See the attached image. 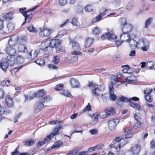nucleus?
<instances>
[{
    "label": "nucleus",
    "mask_w": 155,
    "mask_h": 155,
    "mask_svg": "<svg viewBox=\"0 0 155 155\" xmlns=\"http://www.w3.org/2000/svg\"><path fill=\"white\" fill-rule=\"evenodd\" d=\"M52 100V98L50 97H46L42 98L40 100L37 101L34 107V111L35 113H38L40 110L43 109L44 107L47 106V105H45L44 103H47L51 101Z\"/></svg>",
    "instance_id": "nucleus-1"
},
{
    "label": "nucleus",
    "mask_w": 155,
    "mask_h": 155,
    "mask_svg": "<svg viewBox=\"0 0 155 155\" xmlns=\"http://www.w3.org/2000/svg\"><path fill=\"white\" fill-rule=\"evenodd\" d=\"M16 39H18L19 44H25L26 43V38L25 36H20L18 37L15 36H12L9 38L8 44L11 45H15L17 42L15 41Z\"/></svg>",
    "instance_id": "nucleus-2"
},
{
    "label": "nucleus",
    "mask_w": 155,
    "mask_h": 155,
    "mask_svg": "<svg viewBox=\"0 0 155 155\" xmlns=\"http://www.w3.org/2000/svg\"><path fill=\"white\" fill-rule=\"evenodd\" d=\"M138 44H140L138 48H141L143 51H146L149 49L150 42L146 39L139 40Z\"/></svg>",
    "instance_id": "nucleus-3"
},
{
    "label": "nucleus",
    "mask_w": 155,
    "mask_h": 155,
    "mask_svg": "<svg viewBox=\"0 0 155 155\" xmlns=\"http://www.w3.org/2000/svg\"><path fill=\"white\" fill-rule=\"evenodd\" d=\"M119 123L118 119H116L110 120L108 122V126L109 129L111 130H114L115 128L117 125Z\"/></svg>",
    "instance_id": "nucleus-4"
},
{
    "label": "nucleus",
    "mask_w": 155,
    "mask_h": 155,
    "mask_svg": "<svg viewBox=\"0 0 155 155\" xmlns=\"http://www.w3.org/2000/svg\"><path fill=\"white\" fill-rule=\"evenodd\" d=\"M120 100L123 102H128L129 103H130V102H132L131 100L137 101L139 100V98L137 97H134L128 99L124 96H122L120 97Z\"/></svg>",
    "instance_id": "nucleus-5"
},
{
    "label": "nucleus",
    "mask_w": 155,
    "mask_h": 155,
    "mask_svg": "<svg viewBox=\"0 0 155 155\" xmlns=\"http://www.w3.org/2000/svg\"><path fill=\"white\" fill-rule=\"evenodd\" d=\"M13 13L12 12L8 13H5L1 15V18L4 21V20H8L13 19L14 17L13 16Z\"/></svg>",
    "instance_id": "nucleus-6"
},
{
    "label": "nucleus",
    "mask_w": 155,
    "mask_h": 155,
    "mask_svg": "<svg viewBox=\"0 0 155 155\" xmlns=\"http://www.w3.org/2000/svg\"><path fill=\"white\" fill-rule=\"evenodd\" d=\"M132 128L131 127H127L125 129L124 135L125 139L131 137L133 134L132 133Z\"/></svg>",
    "instance_id": "nucleus-7"
},
{
    "label": "nucleus",
    "mask_w": 155,
    "mask_h": 155,
    "mask_svg": "<svg viewBox=\"0 0 155 155\" xmlns=\"http://www.w3.org/2000/svg\"><path fill=\"white\" fill-rule=\"evenodd\" d=\"M0 66L2 69L5 71L9 66V64L5 59H3L0 62Z\"/></svg>",
    "instance_id": "nucleus-8"
},
{
    "label": "nucleus",
    "mask_w": 155,
    "mask_h": 155,
    "mask_svg": "<svg viewBox=\"0 0 155 155\" xmlns=\"http://www.w3.org/2000/svg\"><path fill=\"white\" fill-rule=\"evenodd\" d=\"M8 45L9 46L6 48V53L9 54V55L15 56L16 53V51L13 47L14 45H11L9 44Z\"/></svg>",
    "instance_id": "nucleus-9"
},
{
    "label": "nucleus",
    "mask_w": 155,
    "mask_h": 155,
    "mask_svg": "<svg viewBox=\"0 0 155 155\" xmlns=\"http://www.w3.org/2000/svg\"><path fill=\"white\" fill-rule=\"evenodd\" d=\"M120 39L122 41L127 42L128 43H129L131 40L130 35L126 33H123L120 35Z\"/></svg>",
    "instance_id": "nucleus-10"
},
{
    "label": "nucleus",
    "mask_w": 155,
    "mask_h": 155,
    "mask_svg": "<svg viewBox=\"0 0 155 155\" xmlns=\"http://www.w3.org/2000/svg\"><path fill=\"white\" fill-rule=\"evenodd\" d=\"M88 86L89 87H94L96 88L97 90L100 92L103 91L104 90V86L102 85H97L96 84H93L92 82H89L88 84Z\"/></svg>",
    "instance_id": "nucleus-11"
},
{
    "label": "nucleus",
    "mask_w": 155,
    "mask_h": 155,
    "mask_svg": "<svg viewBox=\"0 0 155 155\" xmlns=\"http://www.w3.org/2000/svg\"><path fill=\"white\" fill-rule=\"evenodd\" d=\"M132 25L130 24H128L124 25L122 26V28L123 33H128L132 30Z\"/></svg>",
    "instance_id": "nucleus-12"
},
{
    "label": "nucleus",
    "mask_w": 155,
    "mask_h": 155,
    "mask_svg": "<svg viewBox=\"0 0 155 155\" xmlns=\"http://www.w3.org/2000/svg\"><path fill=\"white\" fill-rule=\"evenodd\" d=\"M60 44V41L58 39H52L50 40L49 45L51 47L57 48L59 45Z\"/></svg>",
    "instance_id": "nucleus-13"
},
{
    "label": "nucleus",
    "mask_w": 155,
    "mask_h": 155,
    "mask_svg": "<svg viewBox=\"0 0 155 155\" xmlns=\"http://www.w3.org/2000/svg\"><path fill=\"white\" fill-rule=\"evenodd\" d=\"M70 82L71 87L73 88H77L80 86V84L79 81L76 79L73 78H71Z\"/></svg>",
    "instance_id": "nucleus-14"
},
{
    "label": "nucleus",
    "mask_w": 155,
    "mask_h": 155,
    "mask_svg": "<svg viewBox=\"0 0 155 155\" xmlns=\"http://www.w3.org/2000/svg\"><path fill=\"white\" fill-rule=\"evenodd\" d=\"M140 149V147L138 144H136L133 147L131 151L133 153V155H137L139 152Z\"/></svg>",
    "instance_id": "nucleus-15"
},
{
    "label": "nucleus",
    "mask_w": 155,
    "mask_h": 155,
    "mask_svg": "<svg viewBox=\"0 0 155 155\" xmlns=\"http://www.w3.org/2000/svg\"><path fill=\"white\" fill-rule=\"evenodd\" d=\"M38 55V52L37 51H35L34 52L33 51H31L28 54V58L29 60L34 59L37 57Z\"/></svg>",
    "instance_id": "nucleus-16"
},
{
    "label": "nucleus",
    "mask_w": 155,
    "mask_h": 155,
    "mask_svg": "<svg viewBox=\"0 0 155 155\" xmlns=\"http://www.w3.org/2000/svg\"><path fill=\"white\" fill-rule=\"evenodd\" d=\"M94 40V39L91 38L87 37L86 38L84 41L85 47L88 48L90 47L92 44Z\"/></svg>",
    "instance_id": "nucleus-17"
},
{
    "label": "nucleus",
    "mask_w": 155,
    "mask_h": 155,
    "mask_svg": "<svg viewBox=\"0 0 155 155\" xmlns=\"http://www.w3.org/2000/svg\"><path fill=\"white\" fill-rule=\"evenodd\" d=\"M46 94V91L44 89L38 90L34 94L35 96L37 97H42Z\"/></svg>",
    "instance_id": "nucleus-18"
},
{
    "label": "nucleus",
    "mask_w": 155,
    "mask_h": 155,
    "mask_svg": "<svg viewBox=\"0 0 155 155\" xmlns=\"http://www.w3.org/2000/svg\"><path fill=\"white\" fill-rule=\"evenodd\" d=\"M50 34V30L48 28H44L41 30L40 34L44 37L48 36Z\"/></svg>",
    "instance_id": "nucleus-19"
},
{
    "label": "nucleus",
    "mask_w": 155,
    "mask_h": 155,
    "mask_svg": "<svg viewBox=\"0 0 155 155\" xmlns=\"http://www.w3.org/2000/svg\"><path fill=\"white\" fill-rule=\"evenodd\" d=\"M7 61L9 64L13 66L15 62V58L14 56L8 55L6 59Z\"/></svg>",
    "instance_id": "nucleus-20"
},
{
    "label": "nucleus",
    "mask_w": 155,
    "mask_h": 155,
    "mask_svg": "<svg viewBox=\"0 0 155 155\" xmlns=\"http://www.w3.org/2000/svg\"><path fill=\"white\" fill-rule=\"evenodd\" d=\"M5 100L7 105L9 107H12L13 106L14 103L12 99L9 96H6L5 97Z\"/></svg>",
    "instance_id": "nucleus-21"
},
{
    "label": "nucleus",
    "mask_w": 155,
    "mask_h": 155,
    "mask_svg": "<svg viewBox=\"0 0 155 155\" xmlns=\"http://www.w3.org/2000/svg\"><path fill=\"white\" fill-rule=\"evenodd\" d=\"M25 44H19L18 46V51L20 52H27L28 50L26 47Z\"/></svg>",
    "instance_id": "nucleus-22"
},
{
    "label": "nucleus",
    "mask_w": 155,
    "mask_h": 155,
    "mask_svg": "<svg viewBox=\"0 0 155 155\" xmlns=\"http://www.w3.org/2000/svg\"><path fill=\"white\" fill-rule=\"evenodd\" d=\"M71 43L72 44V48L74 50H80V46L77 42L75 41H72Z\"/></svg>",
    "instance_id": "nucleus-23"
},
{
    "label": "nucleus",
    "mask_w": 155,
    "mask_h": 155,
    "mask_svg": "<svg viewBox=\"0 0 155 155\" xmlns=\"http://www.w3.org/2000/svg\"><path fill=\"white\" fill-rule=\"evenodd\" d=\"M105 112L107 114L110 116L114 115L115 113V109L109 107L106 109L105 110Z\"/></svg>",
    "instance_id": "nucleus-24"
},
{
    "label": "nucleus",
    "mask_w": 155,
    "mask_h": 155,
    "mask_svg": "<svg viewBox=\"0 0 155 155\" xmlns=\"http://www.w3.org/2000/svg\"><path fill=\"white\" fill-rule=\"evenodd\" d=\"M35 143L34 140H28L24 141L23 144L26 147H30L34 144Z\"/></svg>",
    "instance_id": "nucleus-25"
},
{
    "label": "nucleus",
    "mask_w": 155,
    "mask_h": 155,
    "mask_svg": "<svg viewBox=\"0 0 155 155\" xmlns=\"http://www.w3.org/2000/svg\"><path fill=\"white\" fill-rule=\"evenodd\" d=\"M25 17V21L23 23L22 25H23L26 22H29L30 21L32 18V15L30 14L28 15L26 14V15L23 16Z\"/></svg>",
    "instance_id": "nucleus-26"
},
{
    "label": "nucleus",
    "mask_w": 155,
    "mask_h": 155,
    "mask_svg": "<svg viewBox=\"0 0 155 155\" xmlns=\"http://www.w3.org/2000/svg\"><path fill=\"white\" fill-rule=\"evenodd\" d=\"M140 44H138V41L137 42L135 40H132L131 43L130 45V47L132 49H134L136 48H138Z\"/></svg>",
    "instance_id": "nucleus-27"
},
{
    "label": "nucleus",
    "mask_w": 155,
    "mask_h": 155,
    "mask_svg": "<svg viewBox=\"0 0 155 155\" xmlns=\"http://www.w3.org/2000/svg\"><path fill=\"white\" fill-rule=\"evenodd\" d=\"M114 83L110 82L108 84L109 94L114 93V88L113 87Z\"/></svg>",
    "instance_id": "nucleus-28"
},
{
    "label": "nucleus",
    "mask_w": 155,
    "mask_h": 155,
    "mask_svg": "<svg viewBox=\"0 0 155 155\" xmlns=\"http://www.w3.org/2000/svg\"><path fill=\"white\" fill-rule=\"evenodd\" d=\"M130 105L133 107L136 110H140L141 108V106L138 104L134 103L133 102H130Z\"/></svg>",
    "instance_id": "nucleus-29"
},
{
    "label": "nucleus",
    "mask_w": 155,
    "mask_h": 155,
    "mask_svg": "<svg viewBox=\"0 0 155 155\" xmlns=\"http://www.w3.org/2000/svg\"><path fill=\"white\" fill-rule=\"evenodd\" d=\"M61 127V125H60L58 127H55L53 132L51 133L52 136L54 137L55 136L58 134V132Z\"/></svg>",
    "instance_id": "nucleus-30"
},
{
    "label": "nucleus",
    "mask_w": 155,
    "mask_h": 155,
    "mask_svg": "<svg viewBox=\"0 0 155 155\" xmlns=\"http://www.w3.org/2000/svg\"><path fill=\"white\" fill-rule=\"evenodd\" d=\"M17 63L18 64H21L24 62V59L21 56H18L16 58Z\"/></svg>",
    "instance_id": "nucleus-31"
},
{
    "label": "nucleus",
    "mask_w": 155,
    "mask_h": 155,
    "mask_svg": "<svg viewBox=\"0 0 155 155\" xmlns=\"http://www.w3.org/2000/svg\"><path fill=\"white\" fill-rule=\"evenodd\" d=\"M154 62L152 61H150L146 63V67L148 68L151 69L154 67Z\"/></svg>",
    "instance_id": "nucleus-32"
},
{
    "label": "nucleus",
    "mask_w": 155,
    "mask_h": 155,
    "mask_svg": "<svg viewBox=\"0 0 155 155\" xmlns=\"http://www.w3.org/2000/svg\"><path fill=\"white\" fill-rule=\"evenodd\" d=\"M125 67L128 68L127 73L128 74H131L133 73L134 70V68H130L128 65H125L122 66V67Z\"/></svg>",
    "instance_id": "nucleus-33"
},
{
    "label": "nucleus",
    "mask_w": 155,
    "mask_h": 155,
    "mask_svg": "<svg viewBox=\"0 0 155 155\" xmlns=\"http://www.w3.org/2000/svg\"><path fill=\"white\" fill-rule=\"evenodd\" d=\"M100 92L99 90H97L96 88H95L94 89L92 90V94L93 96L97 97L99 96L100 94Z\"/></svg>",
    "instance_id": "nucleus-34"
},
{
    "label": "nucleus",
    "mask_w": 155,
    "mask_h": 155,
    "mask_svg": "<svg viewBox=\"0 0 155 155\" xmlns=\"http://www.w3.org/2000/svg\"><path fill=\"white\" fill-rule=\"evenodd\" d=\"M63 144L62 142L59 140L58 141L56 142L52 146L51 148H58L61 145Z\"/></svg>",
    "instance_id": "nucleus-35"
},
{
    "label": "nucleus",
    "mask_w": 155,
    "mask_h": 155,
    "mask_svg": "<svg viewBox=\"0 0 155 155\" xmlns=\"http://www.w3.org/2000/svg\"><path fill=\"white\" fill-rule=\"evenodd\" d=\"M4 21L1 18H0V33L2 34H4V31L2 30L4 28Z\"/></svg>",
    "instance_id": "nucleus-36"
},
{
    "label": "nucleus",
    "mask_w": 155,
    "mask_h": 155,
    "mask_svg": "<svg viewBox=\"0 0 155 155\" xmlns=\"http://www.w3.org/2000/svg\"><path fill=\"white\" fill-rule=\"evenodd\" d=\"M7 27L8 31L10 32L14 29L15 26L13 23H10L8 24Z\"/></svg>",
    "instance_id": "nucleus-37"
},
{
    "label": "nucleus",
    "mask_w": 155,
    "mask_h": 155,
    "mask_svg": "<svg viewBox=\"0 0 155 155\" xmlns=\"http://www.w3.org/2000/svg\"><path fill=\"white\" fill-rule=\"evenodd\" d=\"M152 20L153 18H149L147 19L145 22V27L146 28H147L148 26L151 24Z\"/></svg>",
    "instance_id": "nucleus-38"
},
{
    "label": "nucleus",
    "mask_w": 155,
    "mask_h": 155,
    "mask_svg": "<svg viewBox=\"0 0 155 155\" xmlns=\"http://www.w3.org/2000/svg\"><path fill=\"white\" fill-rule=\"evenodd\" d=\"M60 59L59 57L58 56H56L53 58L52 62L55 64H57L59 62Z\"/></svg>",
    "instance_id": "nucleus-39"
},
{
    "label": "nucleus",
    "mask_w": 155,
    "mask_h": 155,
    "mask_svg": "<svg viewBox=\"0 0 155 155\" xmlns=\"http://www.w3.org/2000/svg\"><path fill=\"white\" fill-rule=\"evenodd\" d=\"M61 93L62 95L68 97H71V94L69 91L64 90L62 91Z\"/></svg>",
    "instance_id": "nucleus-40"
},
{
    "label": "nucleus",
    "mask_w": 155,
    "mask_h": 155,
    "mask_svg": "<svg viewBox=\"0 0 155 155\" xmlns=\"http://www.w3.org/2000/svg\"><path fill=\"white\" fill-rule=\"evenodd\" d=\"M71 23L73 25L75 26H77L80 25V24L78 21V19L77 18H74L72 19Z\"/></svg>",
    "instance_id": "nucleus-41"
},
{
    "label": "nucleus",
    "mask_w": 155,
    "mask_h": 155,
    "mask_svg": "<svg viewBox=\"0 0 155 155\" xmlns=\"http://www.w3.org/2000/svg\"><path fill=\"white\" fill-rule=\"evenodd\" d=\"M85 9L86 12H90L91 11H94V9L92 8L91 5H87L85 8Z\"/></svg>",
    "instance_id": "nucleus-42"
},
{
    "label": "nucleus",
    "mask_w": 155,
    "mask_h": 155,
    "mask_svg": "<svg viewBox=\"0 0 155 155\" xmlns=\"http://www.w3.org/2000/svg\"><path fill=\"white\" fill-rule=\"evenodd\" d=\"M92 31L94 34L95 35H98L100 32V29L97 27H96L94 29H93Z\"/></svg>",
    "instance_id": "nucleus-43"
},
{
    "label": "nucleus",
    "mask_w": 155,
    "mask_h": 155,
    "mask_svg": "<svg viewBox=\"0 0 155 155\" xmlns=\"http://www.w3.org/2000/svg\"><path fill=\"white\" fill-rule=\"evenodd\" d=\"M28 29L30 32H32L35 33L37 31V30L35 28L33 25H30L28 27Z\"/></svg>",
    "instance_id": "nucleus-44"
},
{
    "label": "nucleus",
    "mask_w": 155,
    "mask_h": 155,
    "mask_svg": "<svg viewBox=\"0 0 155 155\" xmlns=\"http://www.w3.org/2000/svg\"><path fill=\"white\" fill-rule=\"evenodd\" d=\"M71 54L73 55L76 56L78 55L81 56L82 55V53L79 50H76L72 51L71 52Z\"/></svg>",
    "instance_id": "nucleus-45"
},
{
    "label": "nucleus",
    "mask_w": 155,
    "mask_h": 155,
    "mask_svg": "<svg viewBox=\"0 0 155 155\" xmlns=\"http://www.w3.org/2000/svg\"><path fill=\"white\" fill-rule=\"evenodd\" d=\"M120 143H119V146H118V147H119V149H120V148L121 147H122L124 146V145L127 144L128 142L127 141H126L124 139H122L120 141Z\"/></svg>",
    "instance_id": "nucleus-46"
},
{
    "label": "nucleus",
    "mask_w": 155,
    "mask_h": 155,
    "mask_svg": "<svg viewBox=\"0 0 155 155\" xmlns=\"http://www.w3.org/2000/svg\"><path fill=\"white\" fill-rule=\"evenodd\" d=\"M54 137L53 136H52L51 135V134H50L48 135L46 137L44 140V141L46 143L47 142H48L50 141L52 139V138H53Z\"/></svg>",
    "instance_id": "nucleus-47"
},
{
    "label": "nucleus",
    "mask_w": 155,
    "mask_h": 155,
    "mask_svg": "<svg viewBox=\"0 0 155 155\" xmlns=\"http://www.w3.org/2000/svg\"><path fill=\"white\" fill-rule=\"evenodd\" d=\"M89 132L92 135H94L97 134L98 133V130L96 129H93L90 130L89 131Z\"/></svg>",
    "instance_id": "nucleus-48"
},
{
    "label": "nucleus",
    "mask_w": 155,
    "mask_h": 155,
    "mask_svg": "<svg viewBox=\"0 0 155 155\" xmlns=\"http://www.w3.org/2000/svg\"><path fill=\"white\" fill-rule=\"evenodd\" d=\"M121 140L120 137H117L113 140V143L114 144H116L117 145L119 146V142H120Z\"/></svg>",
    "instance_id": "nucleus-49"
},
{
    "label": "nucleus",
    "mask_w": 155,
    "mask_h": 155,
    "mask_svg": "<svg viewBox=\"0 0 155 155\" xmlns=\"http://www.w3.org/2000/svg\"><path fill=\"white\" fill-rule=\"evenodd\" d=\"M10 82V81L9 80H7L6 81H2L1 83V86L2 87H3L4 86H5V85L6 86H8V85L7 84V83H9Z\"/></svg>",
    "instance_id": "nucleus-50"
},
{
    "label": "nucleus",
    "mask_w": 155,
    "mask_h": 155,
    "mask_svg": "<svg viewBox=\"0 0 155 155\" xmlns=\"http://www.w3.org/2000/svg\"><path fill=\"white\" fill-rule=\"evenodd\" d=\"M90 110H91V107L90 103H88L85 108L83 110V111L84 112H85L87 111Z\"/></svg>",
    "instance_id": "nucleus-51"
},
{
    "label": "nucleus",
    "mask_w": 155,
    "mask_h": 155,
    "mask_svg": "<svg viewBox=\"0 0 155 155\" xmlns=\"http://www.w3.org/2000/svg\"><path fill=\"white\" fill-rule=\"evenodd\" d=\"M108 34L109 35V40H111L116 39V36L114 34H111L110 32H108Z\"/></svg>",
    "instance_id": "nucleus-52"
},
{
    "label": "nucleus",
    "mask_w": 155,
    "mask_h": 155,
    "mask_svg": "<svg viewBox=\"0 0 155 155\" xmlns=\"http://www.w3.org/2000/svg\"><path fill=\"white\" fill-rule=\"evenodd\" d=\"M49 68L51 70H57L58 68L57 66L53 64H50L48 65Z\"/></svg>",
    "instance_id": "nucleus-53"
},
{
    "label": "nucleus",
    "mask_w": 155,
    "mask_h": 155,
    "mask_svg": "<svg viewBox=\"0 0 155 155\" xmlns=\"http://www.w3.org/2000/svg\"><path fill=\"white\" fill-rule=\"evenodd\" d=\"M120 23L121 25H122V26L124 25L128 24L127 23L126 19L124 18H122L120 19Z\"/></svg>",
    "instance_id": "nucleus-54"
},
{
    "label": "nucleus",
    "mask_w": 155,
    "mask_h": 155,
    "mask_svg": "<svg viewBox=\"0 0 155 155\" xmlns=\"http://www.w3.org/2000/svg\"><path fill=\"white\" fill-rule=\"evenodd\" d=\"M102 18V16L100 14L98 16H96L93 20L92 22H95L101 20Z\"/></svg>",
    "instance_id": "nucleus-55"
},
{
    "label": "nucleus",
    "mask_w": 155,
    "mask_h": 155,
    "mask_svg": "<svg viewBox=\"0 0 155 155\" xmlns=\"http://www.w3.org/2000/svg\"><path fill=\"white\" fill-rule=\"evenodd\" d=\"M109 98L110 100L114 101L115 100L117 96L114 93L109 94Z\"/></svg>",
    "instance_id": "nucleus-56"
},
{
    "label": "nucleus",
    "mask_w": 155,
    "mask_h": 155,
    "mask_svg": "<svg viewBox=\"0 0 155 155\" xmlns=\"http://www.w3.org/2000/svg\"><path fill=\"white\" fill-rule=\"evenodd\" d=\"M109 35L108 34V32L103 34L101 36V38L103 40H104L107 39L109 40Z\"/></svg>",
    "instance_id": "nucleus-57"
},
{
    "label": "nucleus",
    "mask_w": 155,
    "mask_h": 155,
    "mask_svg": "<svg viewBox=\"0 0 155 155\" xmlns=\"http://www.w3.org/2000/svg\"><path fill=\"white\" fill-rule=\"evenodd\" d=\"M67 3V0H59V3L60 5L64 6Z\"/></svg>",
    "instance_id": "nucleus-58"
},
{
    "label": "nucleus",
    "mask_w": 155,
    "mask_h": 155,
    "mask_svg": "<svg viewBox=\"0 0 155 155\" xmlns=\"http://www.w3.org/2000/svg\"><path fill=\"white\" fill-rule=\"evenodd\" d=\"M22 113H20L17 114L14 118V122L15 123L17 122L18 120V119L19 118L20 116L21 115Z\"/></svg>",
    "instance_id": "nucleus-59"
},
{
    "label": "nucleus",
    "mask_w": 155,
    "mask_h": 155,
    "mask_svg": "<svg viewBox=\"0 0 155 155\" xmlns=\"http://www.w3.org/2000/svg\"><path fill=\"white\" fill-rule=\"evenodd\" d=\"M38 7V5H36V6L34 7L33 8H32L31 9H30L27 11H25V13H24V15H26V14H28L27 13L31 11H33L35 9H36Z\"/></svg>",
    "instance_id": "nucleus-60"
},
{
    "label": "nucleus",
    "mask_w": 155,
    "mask_h": 155,
    "mask_svg": "<svg viewBox=\"0 0 155 155\" xmlns=\"http://www.w3.org/2000/svg\"><path fill=\"white\" fill-rule=\"evenodd\" d=\"M63 84H58L56 86L55 89L57 91H59L63 88Z\"/></svg>",
    "instance_id": "nucleus-61"
},
{
    "label": "nucleus",
    "mask_w": 155,
    "mask_h": 155,
    "mask_svg": "<svg viewBox=\"0 0 155 155\" xmlns=\"http://www.w3.org/2000/svg\"><path fill=\"white\" fill-rule=\"evenodd\" d=\"M145 98L146 100L149 102H151L152 101V98L150 95H145Z\"/></svg>",
    "instance_id": "nucleus-62"
},
{
    "label": "nucleus",
    "mask_w": 155,
    "mask_h": 155,
    "mask_svg": "<svg viewBox=\"0 0 155 155\" xmlns=\"http://www.w3.org/2000/svg\"><path fill=\"white\" fill-rule=\"evenodd\" d=\"M52 48H53V47H50V45H49L48 46H46L44 48H42V49L44 50V51H45L46 52H47L48 51H51Z\"/></svg>",
    "instance_id": "nucleus-63"
},
{
    "label": "nucleus",
    "mask_w": 155,
    "mask_h": 155,
    "mask_svg": "<svg viewBox=\"0 0 155 155\" xmlns=\"http://www.w3.org/2000/svg\"><path fill=\"white\" fill-rule=\"evenodd\" d=\"M151 147L152 148H155V139L153 140L150 143Z\"/></svg>",
    "instance_id": "nucleus-64"
}]
</instances>
